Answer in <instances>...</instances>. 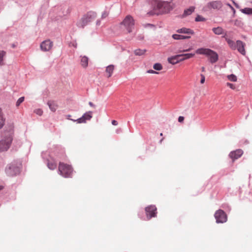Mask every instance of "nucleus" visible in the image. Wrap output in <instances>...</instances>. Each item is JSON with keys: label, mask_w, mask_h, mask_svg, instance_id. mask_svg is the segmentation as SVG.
Returning <instances> with one entry per match:
<instances>
[{"label": "nucleus", "mask_w": 252, "mask_h": 252, "mask_svg": "<svg viewBox=\"0 0 252 252\" xmlns=\"http://www.w3.org/2000/svg\"><path fill=\"white\" fill-rule=\"evenodd\" d=\"M96 17V13L93 11H89L83 16L76 23V26L79 28L83 29L89 23L94 20Z\"/></svg>", "instance_id": "1"}, {"label": "nucleus", "mask_w": 252, "mask_h": 252, "mask_svg": "<svg viewBox=\"0 0 252 252\" xmlns=\"http://www.w3.org/2000/svg\"><path fill=\"white\" fill-rule=\"evenodd\" d=\"M195 53L199 55H204L209 57V61L212 63H215L218 60V55L215 51L208 49L201 48L197 49Z\"/></svg>", "instance_id": "2"}, {"label": "nucleus", "mask_w": 252, "mask_h": 252, "mask_svg": "<svg viewBox=\"0 0 252 252\" xmlns=\"http://www.w3.org/2000/svg\"><path fill=\"white\" fill-rule=\"evenodd\" d=\"M59 171L61 175L67 178L71 177L73 170L70 165L64 163L60 162L59 165Z\"/></svg>", "instance_id": "3"}, {"label": "nucleus", "mask_w": 252, "mask_h": 252, "mask_svg": "<svg viewBox=\"0 0 252 252\" xmlns=\"http://www.w3.org/2000/svg\"><path fill=\"white\" fill-rule=\"evenodd\" d=\"M121 24L124 26L128 32H131L134 27V20L131 16L128 15L125 17Z\"/></svg>", "instance_id": "4"}, {"label": "nucleus", "mask_w": 252, "mask_h": 252, "mask_svg": "<svg viewBox=\"0 0 252 252\" xmlns=\"http://www.w3.org/2000/svg\"><path fill=\"white\" fill-rule=\"evenodd\" d=\"M214 216L217 223H223L227 220L226 215L222 210L217 211Z\"/></svg>", "instance_id": "5"}, {"label": "nucleus", "mask_w": 252, "mask_h": 252, "mask_svg": "<svg viewBox=\"0 0 252 252\" xmlns=\"http://www.w3.org/2000/svg\"><path fill=\"white\" fill-rule=\"evenodd\" d=\"M93 117V112L88 111L86 112L80 118L76 120H72L73 122H76L78 124L86 123L87 121H90Z\"/></svg>", "instance_id": "6"}, {"label": "nucleus", "mask_w": 252, "mask_h": 252, "mask_svg": "<svg viewBox=\"0 0 252 252\" xmlns=\"http://www.w3.org/2000/svg\"><path fill=\"white\" fill-rule=\"evenodd\" d=\"M5 172L7 175L13 176L19 172V168L13 164H10L6 168Z\"/></svg>", "instance_id": "7"}, {"label": "nucleus", "mask_w": 252, "mask_h": 252, "mask_svg": "<svg viewBox=\"0 0 252 252\" xmlns=\"http://www.w3.org/2000/svg\"><path fill=\"white\" fill-rule=\"evenodd\" d=\"M156 211L157 208L154 205H151L145 208L147 217L149 220L156 216Z\"/></svg>", "instance_id": "8"}, {"label": "nucleus", "mask_w": 252, "mask_h": 252, "mask_svg": "<svg viewBox=\"0 0 252 252\" xmlns=\"http://www.w3.org/2000/svg\"><path fill=\"white\" fill-rule=\"evenodd\" d=\"M53 46V43L50 40L43 41L40 44V48L43 51H49Z\"/></svg>", "instance_id": "9"}, {"label": "nucleus", "mask_w": 252, "mask_h": 252, "mask_svg": "<svg viewBox=\"0 0 252 252\" xmlns=\"http://www.w3.org/2000/svg\"><path fill=\"white\" fill-rule=\"evenodd\" d=\"M2 141L0 142H12L13 140V133L12 131H6L2 136Z\"/></svg>", "instance_id": "10"}, {"label": "nucleus", "mask_w": 252, "mask_h": 252, "mask_svg": "<svg viewBox=\"0 0 252 252\" xmlns=\"http://www.w3.org/2000/svg\"><path fill=\"white\" fill-rule=\"evenodd\" d=\"M245 44L241 40H237L236 41V49L242 55H244L246 54L245 50Z\"/></svg>", "instance_id": "11"}, {"label": "nucleus", "mask_w": 252, "mask_h": 252, "mask_svg": "<svg viewBox=\"0 0 252 252\" xmlns=\"http://www.w3.org/2000/svg\"><path fill=\"white\" fill-rule=\"evenodd\" d=\"M181 56L178 55L168 58V62L172 64H175L179 62L183 61V59H180Z\"/></svg>", "instance_id": "12"}, {"label": "nucleus", "mask_w": 252, "mask_h": 252, "mask_svg": "<svg viewBox=\"0 0 252 252\" xmlns=\"http://www.w3.org/2000/svg\"><path fill=\"white\" fill-rule=\"evenodd\" d=\"M207 6L209 8L220 9L222 6V3L220 1H213L209 2Z\"/></svg>", "instance_id": "13"}, {"label": "nucleus", "mask_w": 252, "mask_h": 252, "mask_svg": "<svg viewBox=\"0 0 252 252\" xmlns=\"http://www.w3.org/2000/svg\"><path fill=\"white\" fill-rule=\"evenodd\" d=\"M243 154V151L241 150H237L236 151L231 152L229 156L233 160L240 158Z\"/></svg>", "instance_id": "14"}, {"label": "nucleus", "mask_w": 252, "mask_h": 252, "mask_svg": "<svg viewBox=\"0 0 252 252\" xmlns=\"http://www.w3.org/2000/svg\"><path fill=\"white\" fill-rule=\"evenodd\" d=\"M212 31L216 35H221L225 33L224 30L220 27L213 28Z\"/></svg>", "instance_id": "15"}, {"label": "nucleus", "mask_w": 252, "mask_h": 252, "mask_svg": "<svg viewBox=\"0 0 252 252\" xmlns=\"http://www.w3.org/2000/svg\"><path fill=\"white\" fill-rule=\"evenodd\" d=\"M81 65L83 67L86 68L88 65V58L85 56H81Z\"/></svg>", "instance_id": "16"}, {"label": "nucleus", "mask_w": 252, "mask_h": 252, "mask_svg": "<svg viewBox=\"0 0 252 252\" xmlns=\"http://www.w3.org/2000/svg\"><path fill=\"white\" fill-rule=\"evenodd\" d=\"M177 32L178 33H188V34H193L194 33L192 30L186 28H183L180 29H178L177 31Z\"/></svg>", "instance_id": "17"}, {"label": "nucleus", "mask_w": 252, "mask_h": 252, "mask_svg": "<svg viewBox=\"0 0 252 252\" xmlns=\"http://www.w3.org/2000/svg\"><path fill=\"white\" fill-rule=\"evenodd\" d=\"M47 104L52 112H55L56 111L58 106L55 102L53 101H49L47 102Z\"/></svg>", "instance_id": "18"}, {"label": "nucleus", "mask_w": 252, "mask_h": 252, "mask_svg": "<svg viewBox=\"0 0 252 252\" xmlns=\"http://www.w3.org/2000/svg\"><path fill=\"white\" fill-rule=\"evenodd\" d=\"M195 55L194 53H186L182 54H178V56H181L180 59H183V61L192 58Z\"/></svg>", "instance_id": "19"}, {"label": "nucleus", "mask_w": 252, "mask_h": 252, "mask_svg": "<svg viewBox=\"0 0 252 252\" xmlns=\"http://www.w3.org/2000/svg\"><path fill=\"white\" fill-rule=\"evenodd\" d=\"M5 118L1 109H0V129H1L5 125Z\"/></svg>", "instance_id": "20"}, {"label": "nucleus", "mask_w": 252, "mask_h": 252, "mask_svg": "<svg viewBox=\"0 0 252 252\" xmlns=\"http://www.w3.org/2000/svg\"><path fill=\"white\" fill-rule=\"evenodd\" d=\"M10 147V143H0V152L7 150Z\"/></svg>", "instance_id": "21"}, {"label": "nucleus", "mask_w": 252, "mask_h": 252, "mask_svg": "<svg viewBox=\"0 0 252 252\" xmlns=\"http://www.w3.org/2000/svg\"><path fill=\"white\" fill-rule=\"evenodd\" d=\"M172 37L175 40H182L189 39L190 37V36L174 34L172 35Z\"/></svg>", "instance_id": "22"}, {"label": "nucleus", "mask_w": 252, "mask_h": 252, "mask_svg": "<svg viewBox=\"0 0 252 252\" xmlns=\"http://www.w3.org/2000/svg\"><path fill=\"white\" fill-rule=\"evenodd\" d=\"M240 10L244 14L252 15V8L246 7L243 9H241Z\"/></svg>", "instance_id": "23"}, {"label": "nucleus", "mask_w": 252, "mask_h": 252, "mask_svg": "<svg viewBox=\"0 0 252 252\" xmlns=\"http://www.w3.org/2000/svg\"><path fill=\"white\" fill-rule=\"evenodd\" d=\"M114 69V65L111 64L108 65L106 69V72L108 74V77L111 76Z\"/></svg>", "instance_id": "24"}, {"label": "nucleus", "mask_w": 252, "mask_h": 252, "mask_svg": "<svg viewBox=\"0 0 252 252\" xmlns=\"http://www.w3.org/2000/svg\"><path fill=\"white\" fill-rule=\"evenodd\" d=\"M225 40L226 41L227 43L229 45V47L233 50H235L236 49V46L234 41L231 40L230 39H229L228 38H225Z\"/></svg>", "instance_id": "25"}, {"label": "nucleus", "mask_w": 252, "mask_h": 252, "mask_svg": "<svg viewBox=\"0 0 252 252\" xmlns=\"http://www.w3.org/2000/svg\"><path fill=\"white\" fill-rule=\"evenodd\" d=\"M194 9L195 7L194 6L189 7V8L184 10L183 15L186 16L190 15L194 11Z\"/></svg>", "instance_id": "26"}, {"label": "nucleus", "mask_w": 252, "mask_h": 252, "mask_svg": "<svg viewBox=\"0 0 252 252\" xmlns=\"http://www.w3.org/2000/svg\"><path fill=\"white\" fill-rule=\"evenodd\" d=\"M47 166L51 170H54L56 169L57 167V164L54 161H48L47 163Z\"/></svg>", "instance_id": "27"}, {"label": "nucleus", "mask_w": 252, "mask_h": 252, "mask_svg": "<svg viewBox=\"0 0 252 252\" xmlns=\"http://www.w3.org/2000/svg\"><path fill=\"white\" fill-rule=\"evenodd\" d=\"M146 51V50L145 49L142 50L140 49H137L134 50V54L136 56H142L145 53Z\"/></svg>", "instance_id": "28"}, {"label": "nucleus", "mask_w": 252, "mask_h": 252, "mask_svg": "<svg viewBox=\"0 0 252 252\" xmlns=\"http://www.w3.org/2000/svg\"><path fill=\"white\" fill-rule=\"evenodd\" d=\"M6 52L4 51H0V65L3 64V58L5 56Z\"/></svg>", "instance_id": "29"}, {"label": "nucleus", "mask_w": 252, "mask_h": 252, "mask_svg": "<svg viewBox=\"0 0 252 252\" xmlns=\"http://www.w3.org/2000/svg\"><path fill=\"white\" fill-rule=\"evenodd\" d=\"M227 78L229 81H232V82H236L237 80V78L236 76L233 74L228 75L227 76Z\"/></svg>", "instance_id": "30"}, {"label": "nucleus", "mask_w": 252, "mask_h": 252, "mask_svg": "<svg viewBox=\"0 0 252 252\" xmlns=\"http://www.w3.org/2000/svg\"><path fill=\"white\" fill-rule=\"evenodd\" d=\"M153 68L156 70H160L162 69V66L160 63H156L154 65Z\"/></svg>", "instance_id": "31"}, {"label": "nucleus", "mask_w": 252, "mask_h": 252, "mask_svg": "<svg viewBox=\"0 0 252 252\" xmlns=\"http://www.w3.org/2000/svg\"><path fill=\"white\" fill-rule=\"evenodd\" d=\"M165 5H167V3L164 2L159 1L157 3V7L158 9H160L162 7L164 6Z\"/></svg>", "instance_id": "32"}, {"label": "nucleus", "mask_w": 252, "mask_h": 252, "mask_svg": "<svg viewBox=\"0 0 252 252\" xmlns=\"http://www.w3.org/2000/svg\"><path fill=\"white\" fill-rule=\"evenodd\" d=\"M24 99H25V98H24V96H22V97H20V98L18 99V100L17 101V102H16V106H19V105H20V104H21V103H22L24 101Z\"/></svg>", "instance_id": "33"}, {"label": "nucleus", "mask_w": 252, "mask_h": 252, "mask_svg": "<svg viewBox=\"0 0 252 252\" xmlns=\"http://www.w3.org/2000/svg\"><path fill=\"white\" fill-rule=\"evenodd\" d=\"M205 20V19L200 15H197L195 19L196 22L204 21Z\"/></svg>", "instance_id": "34"}, {"label": "nucleus", "mask_w": 252, "mask_h": 252, "mask_svg": "<svg viewBox=\"0 0 252 252\" xmlns=\"http://www.w3.org/2000/svg\"><path fill=\"white\" fill-rule=\"evenodd\" d=\"M144 38V36L143 33H138L136 34V39L139 40H142Z\"/></svg>", "instance_id": "35"}, {"label": "nucleus", "mask_w": 252, "mask_h": 252, "mask_svg": "<svg viewBox=\"0 0 252 252\" xmlns=\"http://www.w3.org/2000/svg\"><path fill=\"white\" fill-rule=\"evenodd\" d=\"M34 112L39 116H41L43 114V111L41 109H36L34 110Z\"/></svg>", "instance_id": "36"}, {"label": "nucleus", "mask_w": 252, "mask_h": 252, "mask_svg": "<svg viewBox=\"0 0 252 252\" xmlns=\"http://www.w3.org/2000/svg\"><path fill=\"white\" fill-rule=\"evenodd\" d=\"M108 14H109V13L107 11H104L102 14L101 18L102 19L105 18L106 17H107L108 16Z\"/></svg>", "instance_id": "37"}, {"label": "nucleus", "mask_w": 252, "mask_h": 252, "mask_svg": "<svg viewBox=\"0 0 252 252\" xmlns=\"http://www.w3.org/2000/svg\"><path fill=\"white\" fill-rule=\"evenodd\" d=\"M200 76H201V80H200V83L201 84H203L204 82H205V76L202 74H200Z\"/></svg>", "instance_id": "38"}, {"label": "nucleus", "mask_w": 252, "mask_h": 252, "mask_svg": "<svg viewBox=\"0 0 252 252\" xmlns=\"http://www.w3.org/2000/svg\"><path fill=\"white\" fill-rule=\"evenodd\" d=\"M226 85H227V86L229 87V88H230L231 89H232L233 90L235 89V86L231 83H227Z\"/></svg>", "instance_id": "39"}, {"label": "nucleus", "mask_w": 252, "mask_h": 252, "mask_svg": "<svg viewBox=\"0 0 252 252\" xmlns=\"http://www.w3.org/2000/svg\"><path fill=\"white\" fill-rule=\"evenodd\" d=\"M147 73H152V74H158V73L156 71H154L152 69L148 70L147 71Z\"/></svg>", "instance_id": "40"}, {"label": "nucleus", "mask_w": 252, "mask_h": 252, "mask_svg": "<svg viewBox=\"0 0 252 252\" xmlns=\"http://www.w3.org/2000/svg\"><path fill=\"white\" fill-rule=\"evenodd\" d=\"M226 5L230 7V8L233 11V13H235V10L233 7L229 3H226Z\"/></svg>", "instance_id": "41"}, {"label": "nucleus", "mask_w": 252, "mask_h": 252, "mask_svg": "<svg viewBox=\"0 0 252 252\" xmlns=\"http://www.w3.org/2000/svg\"><path fill=\"white\" fill-rule=\"evenodd\" d=\"M184 120V117H183V116H180L178 118V122H180V123H182L183 122Z\"/></svg>", "instance_id": "42"}, {"label": "nucleus", "mask_w": 252, "mask_h": 252, "mask_svg": "<svg viewBox=\"0 0 252 252\" xmlns=\"http://www.w3.org/2000/svg\"><path fill=\"white\" fill-rule=\"evenodd\" d=\"M122 129L121 128H118L116 130V132L118 134L122 132Z\"/></svg>", "instance_id": "43"}, {"label": "nucleus", "mask_w": 252, "mask_h": 252, "mask_svg": "<svg viewBox=\"0 0 252 252\" xmlns=\"http://www.w3.org/2000/svg\"><path fill=\"white\" fill-rule=\"evenodd\" d=\"M112 124L114 126H117L118 125V122L116 120H113L112 121Z\"/></svg>", "instance_id": "44"}, {"label": "nucleus", "mask_w": 252, "mask_h": 252, "mask_svg": "<svg viewBox=\"0 0 252 252\" xmlns=\"http://www.w3.org/2000/svg\"><path fill=\"white\" fill-rule=\"evenodd\" d=\"M190 50H191V49L189 48V49H188L184 50L183 51H179L178 52L179 53H181V52H188V51H189Z\"/></svg>", "instance_id": "45"}, {"label": "nucleus", "mask_w": 252, "mask_h": 252, "mask_svg": "<svg viewBox=\"0 0 252 252\" xmlns=\"http://www.w3.org/2000/svg\"><path fill=\"white\" fill-rule=\"evenodd\" d=\"M233 3L235 5V6L236 7V8H240L239 5L237 3H236L234 1H233Z\"/></svg>", "instance_id": "46"}, {"label": "nucleus", "mask_w": 252, "mask_h": 252, "mask_svg": "<svg viewBox=\"0 0 252 252\" xmlns=\"http://www.w3.org/2000/svg\"><path fill=\"white\" fill-rule=\"evenodd\" d=\"M152 26H153V25H152V24H146V25H144V27H152Z\"/></svg>", "instance_id": "47"}, {"label": "nucleus", "mask_w": 252, "mask_h": 252, "mask_svg": "<svg viewBox=\"0 0 252 252\" xmlns=\"http://www.w3.org/2000/svg\"><path fill=\"white\" fill-rule=\"evenodd\" d=\"M70 117H71V116L70 115H68L66 116V118L67 119L72 121V119L70 118Z\"/></svg>", "instance_id": "48"}, {"label": "nucleus", "mask_w": 252, "mask_h": 252, "mask_svg": "<svg viewBox=\"0 0 252 252\" xmlns=\"http://www.w3.org/2000/svg\"><path fill=\"white\" fill-rule=\"evenodd\" d=\"M89 104L91 107L94 106V104L92 102H89Z\"/></svg>", "instance_id": "49"}, {"label": "nucleus", "mask_w": 252, "mask_h": 252, "mask_svg": "<svg viewBox=\"0 0 252 252\" xmlns=\"http://www.w3.org/2000/svg\"><path fill=\"white\" fill-rule=\"evenodd\" d=\"M100 24V21L99 20H97L96 22V25H99Z\"/></svg>", "instance_id": "50"}, {"label": "nucleus", "mask_w": 252, "mask_h": 252, "mask_svg": "<svg viewBox=\"0 0 252 252\" xmlns=\"http://www.w3.org/2000/svg\"><path fill=\"white\" fill-rule=\"evenodd\" d=\"M201 70L202 72H204L205 71V67H201Z\"/></svg>", "instance_id": "51"}, {"label": "nucleus", "mask_w": 252, "mask_h": 252, "mask_svg": "<svg viewBox=\"0 0 252 252\" xmlns=\"http://www.w3.org/2000/svg\"><path fill=\"white\" fill-rule=\"evenodd\" d=\"M3 186L2 185H0V190H2L3 189Z\"/></svg>", "instance_id": "52"}, {"label": "nucleus", "mask_w": 252, "mask_h": 252, "mask_svg": "<svg viewBox=\"0 0 252 252\" xmlns=\"http://www.w3.org/2000/svg\"><path fill=\"white\" fill-rule=\"evenodd\" d=\"M12 47L13 48H15V45L14 44H12Z\"/></svg>", "instance_id": "53"}, {"label": "nucleus", "mask_w": 252, "mask_h": 252, "mask_svg": "<svg viewBox=\"0 0 252 252\" xmlns=\"http://www.w3.org/2000/svg\"><path fill=\"white\" fill-rule=\"evenodd\" d=\"M163 140V139H161L160 140V142H162V141Z\"/></svg>", "instance_id": "54"}, {"label": "nucleus", "mask_w": 252, "mask_h": 252, "mask_svg": "<svg viewBox=\"0 0 252 252\" xmlns=\"http://www.w3.org/2000/svg\"><path fill=\"white\" fill-rule=\"evenodd\" d=\"M160 136H162V133H161L160 134Z\"/></svg>", "instance_id": "55"}]
</instances>
